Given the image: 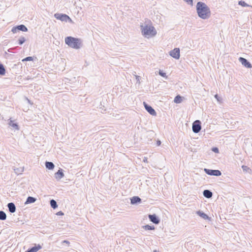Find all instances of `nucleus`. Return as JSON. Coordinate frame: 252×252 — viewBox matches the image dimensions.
Returning <instances> with one entry per match:
<instances>
[{
	"label": "nucleus",
	"instance_id": "2eb2a0df",
	"mask_svg": "<svg viewBox=\"0 0 252 252\" xmlns=\"http://www.w3.org/2000/svg\"><path fill=\"white\" fill-rule=\"evenodd\" d=\"M8 125L10 126H11L13 129L18 130L19 126L17 123H14L12 120L11 119L9 120Z\"/></svg>",
	"mask_w": 252,
	"mask_h": 252
},
{
	"label": "nucleus",
	"instance_id": "b1692460",
	"mask_svg": "<svg viewBox=\"0 0 252 252\" xmlns=\"http://www.w3.org/2000/svg\"><path fill=\"white\" fill-rule=\"evenodd\" d=\"M6 219L5 213L2 211H0V220H4Z\"/></svg>",
	"mask_w": 252,
	"mask_h": 252
},
{
	"label": "nucleus",
	"instance_id": "9b49d317",
	"mask_svg": "<svg viewBox=\"0 0 252 252\" xmlns=\"http://www.w3.org/2000/svg\"><path fill=\"white\" fill-rule=\"evenodd\" d=\"M64 177V174L62 169H60L55 174V177L58 180H60Z\"/></svg>",
	"mask_w": 252,
	"mask_h": 252
},
{
	"label": "nucleus",
	"instance_id": "4468645a",
	"mask_svg": "<svg viewBox=\"0 0 252 252\" xmlns=\"http://www.w3.org/2000/svg\"><path fill=\"white\" fill-rule=\"evenodd\" d=\"M42 247L40 245H35L34 247L28 249L30 252H37L38 250L41 249Z\"/></svg>",
	"mask_w": 252,
	"mask_h": 252
},
{
	"label": "nucleus",
	"instance_id": "412c9836",
	"mask_svg": "<svg viewBox=\"0 0 252 252\" xmlns=\"http://www.w3.org/2000/svg\"><path fill=\"white\" fill-rule=\"evenodd\" d=\"M14 170L16 174L19 175L22 174L24 171V167L16 168L14 169Z\"/></svg>",
	"mask_w": 252,
	"mask_h": 252
},
{
	"label": "nucleus",
	"instance_id": "0eeeda50",
	"mask_svg": "<svg viewBox=\"0 0 252 252\" xmlns=\"http://www.w3.org/2000/svg\"><path fill=\"white\" fill-rule=\"evenodd\" d=\"M169 55L175 59H179L180 57V49L175 48L169 52Z\"/></svg>",
	"mask_w": 252,
	"mask_h": 252
},
{
	"label": "nucleus",
	"instance_id": "7ed1b4c3",
	"mask_svg": "<svg viewBox=\"0 0 252 252\" xmlns=\"http://www.w3.org/2000/svg\"><path fill=\"white\" fill-rule=\"evenodd\" d=\"M64 40L65 44L72 48L79 49L82 46V42L81 39L67 36L65 38Z\"/></svg>",
	"mask_w": 252,
	"mask_h": 252
},
{
	"label": "nucleus",
	"instance_id": "c9c22d12",
	"mask_svg": "<svg viewBox=\"0 0 252 252\" xmlns=\"http://www.w3.org/2000/svg\"><path fill=\"white\" fill-rule=\"evenodd\" d=\"M62 243H65L67 245H69L70 244V242L67 240H64L62 242Z\"/></svg>",
	"mask_w": 252,
	"mask_h": 252
},
{
	"label": "nucleus",
	"instance_id": "5701e85b",
	"mask_svg": "<svg viewBox=\"0 0 252 252\" xmlns=\"http://www.w3.org/2000/svg\"><path fill=\"white\" fill-rule=\"evenodd\" d=\"M174 102L176 103H180L182 101V97L179 95H177L174 100Z\"/></svg>",
	"mask_w": 252,
	"mask_h": 252
},
{
	"label": "nucleus",
	"instance_id": "2f4dec72",
	"mask_svg": "<svg viewBox=\"0 0 252 252\" xmlns=\"http://www.w3.org/2000/svg\"><path fill=\"white\" fill-rule=\"evenodd\" d=\"M215 97L217 99L218 101L220 102L221 98L218 95V94H216L215 95Z\"/></svg>",
	"mask_w": 252,
	"mask_h": 252
},
{
	"label": "nucleus",
	"instance_id": "a19ab883",
	"mask_svg": "<svg viewBox=\"0 0 252 252\" xmlns=\"http://www.w3.org/2000/svg\"><path fill=\"white\" fill-rule=\"evenodd\" d=\"M153 252H159V251L157 250H154Z\"/></svg>",
	"mask_w": 252,
	"mask_h": 252
},
{
	"label": "nucleus",
	"instance_id": "f8f14e48",
	"mask_svg": "<svg viewBox=\"0 0 252 252\" xmlns=\"http://www.w3.org/2000/svg\"><path fill=\"white\" fill-rule=\"evenodd\" d=\"M7 207L8 208L9 211L11 213H13L16 211V206L15 204L12 202L8 203Z\"/></svg>",
	"mask_w": 252,
	"mask_h": 252
},
{
	"label": "nucleus",
	"instance_id": "393cba45",
	"mask_svg": "<svg viewBox=\"0 0 252 252\" xmlns=\"http://www.w3.org/2000/svg\"><path fill=\"white\" fill-rule=\"evenodd\" d=\"M5 74V69L2 63H0V75H4Z\"/></svg>",
	"mask_w": 252,
	"mask_h": 252
},
{
	"label": "nucleus",
	"instance_id": "423d86ee",
	"mask_svg": "<svg viewBox=\"0 0 252 252\" xmlns=\"http://www.w3.org/2000/svg\"><path fill=\"white\" fill-rule=\"evenodd\" d=\"M204 171L205 173L211 176H219L221 174V172L219 170H213L204 168Z\"/></svg>",
	"mask_w": 252,
	"mask_h": 252
},
{
	"label": "nucleus",
	"instance_id": "ddd939ff",
	"mask_svg": "<svg viewBox=\"0 0 252 252\" xmlns=\"http://www.w3.org/2000/svg\"><path fill=\"white\" fill-rule=\"evenodd\" d=\"M141 199L138 196H133L130 199V203L131 204H135L138 203H140Z\"/></svg>",
	"mask_w": 252,
	"mask_h": 252
},
{
	"label": "nucleus",
	"instance_id": "c85d7f7f",
	"mask_svg": "<svg viewBox=\"0 0 252 252\" xmlns=\"http://www.w3.org/2000/svg\"><path fill=\"white\" fill-rule=\"evenodd\" d=\"M17 31H19V30H18V29H17V26H15V27H13L12 28L11 32H12L13 33H16Z\"/></svg>",
	"mask_w": 252,
	"mask_h": 252
},
{
	"label": "nucleus",
	"instance_id": "6e6552de",
	"mask_svg": "<svg viewBox=\"0 0 252 252\" xmlns=\"http://www.w3.org/2000/svg\"><path fill=\"white\" fill-rule=\"evenodd\" d=\"M239 61L245 67L248 68H251L252 67L251 63L247 59L243 57H240L239 58Z\"/></svg>",
	"mask_w": 252,
	"mask_h": 252
},
{
	"label": "nucleus",
	"instance_id": "9d476101",
	"mask_svg": "<svg viewBox=\"0 0 252 252\" xmlns=\"http://www.w3.org/2000/svg\"><path fill=\"white\" fill-rule=\"evenodd\" d=\"M148 217L150 220L156 224H158L160 222V220L155 214L149 215Z\"/></svg>",
	"mask_w": 252,
	"mask_h": 252
},
{
	"label": "nucleus",
	"instance_id": "bb28decb",
	"mask_svg": "<svg viewBox=\"0 0 252 252\" xmlns=\"http://www.w3.org/2000/svg\"><path fill=\"white\" fill-rule=\"evenodd\" d=\"M26 41V39L24 37L21 36L18 39V43L19 45L23 44Z\"/></svg>",
	"mask_w": 252,
	"mask_h": 252
},
{
	"label": "nucleus",
	"instance_id": "4be33fe9",
	"mask_svg": "<svg viewBox=\"0 0 252 252\" xmlns=\"http://www.w3.org/2000/svg\"><path fill=\"white\" fill-rule=\"evenodd\" d=\"M50 205H51V207L53 208V209H55L58 207V205H57V202L55 200H54V199L51 200L50 201Z\"/></svg>",
	"mask_w": 252,
	"mask_h": 252
},
{
	"label": "nucleus",
	"instance_id": "c756f323",
	"mask_svg": "<svg viewBox=\"0 0 252 252\" xmlns=\"http://www.w3.org/2000/svg\"><path fill=\"white\" fill-rule=\"evenodd\" d=\"M239 4L243 6H247L248 5L244 1H239L238 2Z\"/></svg>",
	"mask_w": 252,
	"mask_h": 252
},
{
	"label": "nucleus",
	"instance_id": "f704fd0d",
	"mask_svg": "<svg viewBox=\"0 0 252 252\" xmlns=\"http://www.w3.org/2000/svg\"><path fill=\"white\" fill-rule=\"evenodd\" d=\"M213 151L215 153H218L219 152V149L217 148H213Z\"/></svg>",
	"mask_w": 252,
	"mask_h": 252
},
{
	"label": "nucleus",
	"instance_id": "cd10ccee",
	"mask_svg": "<svg viewBox=\"0 0 252 252\" xmlns=\"http://www.w3.org/2000/svg\"><path fill=\"white\" fill-rule=\"evenodd\" d=\"M159 74L163 77H165L166 78H167L166 73L161 70H159Z\"/></svg>",
	"mask_w": 252,
	"mask_h": 252
},
{
	"label": "nucleus",
	"instance_id": "f03ea898",
	"mask_svg": "<svg viewBox=\"0 0 252 252\" xmlns=\"http://www.w3.org/2000/svg\"><path fill=\"white\" fill-rule=\"evenodd\" d=\"M141 31L142 35L146 38H149L155 36L157 34V31L152 25H141Z\"/></svg>",
	"mask_w": 252,
	"mask_h": 252
},
{
	"label": "nucleus",
	"instance_id": "6ab92c4d",
	"mask_svg": "<svg viewBox=\"0 0 252 252\" xmlns=\"http://www.w3.org/2000/svg\"><path fill=\"white\" fill-rule=\"evenodd\" d=\"M36 199L33 197L32 196H29L26 202L25 203V204H28L30 203H34L36 201Z\"/></svg>",
	"mask_w": 252,
	"mask_h": 252
},
{
	"label": "nucleus",
	"instance_id": "58836bf2",
	"mask_svg": "<svg viewBox=\"0 0 252 252\" xmlns=\"http://www.w3.org/2000/svg\"><path fill=\"white\" fill-rule=\"evenodd\" d=\"M157 145L159 146L161 144V142L159 140H158L157 142Z\"/></svg>",
	"mask_w": 252,
	"mask_h": 252
},
{
	"label": "nucleus",
	"instance_id": "aec40b11",
	"mask_svg": "<svg viewBox=\"0 0 252 252\" xmlns=\"http://www.w3.org/2000/svg\"><path fill=\"white\" fill-rule=\"evenodd\" d=\"M17 29L19 31H21L22 32H27L28 29L24 25H20L17 26Z\"/></svg>",
	"mask_w": 252,
	"mask_h": 252
},
{
	"label": "nucleus",
	"instance_id": "dca6fc26",
	"mask_svg": "<svg viewBox=\"0 0 252 252\" xmlns=\"http://www.w3.org/2000/svg\"><path fill=\"white\" fill-rule=\"evenodd\" d=\"M203 194L204 196L207 198H210L212 197L213 195L212 192L210 190L208 189L204 190L203 192Z\"/></svg>",
	"mask_w": 252,
	"mask_h": 252
},
{
	"label": "nucleus",
	"instance_id": "39448f33",
	"mask_svg": "<svg viewBox=\"0 0 252 252\" xmlns=\"http://www.w3.org/2000/svg\"><path fill=\"white\" fill-rule=\"evenodd\" d=\"M192 131L195 133H198L201 129V122L199 120L195 121L192 124Z\"/></svg>",
	"mask_w": 252,
	"mask_h": 252
},
{
	"label": "nucleus",
	"instance_id": "f257e3e1",
	"mask_svg": "<svg viewBox=\"0 0 252 252\" xmlns=\"http://www.w3.org/2000/svg\"><path fill=\"white\" fill-rule=\"evenodd\" d=\"M196 11L198 16L202 19H207L211 16L209 7L203 2L199 1L197 3Z\"/></svg>",
	"mask_w": 252,
	"mask_h": 252
},
{
	"label": "nucleus",
	"instance_id": "f3484780",
	"mask_svg": "<svg viewBox=\"0 0 252 252\" xmlns=\"http://www.w3.org/2000/svg\"><path fill=\"white\" fill-rule=\"evenodd\" d=\"M196 214L199 216H200V217H201L202 218H203L204 220H207V219H209V217L207 215H206L205 213H204V212H203L201 211H197Z\"/></svg>",
	"mask_w": 252,
	"mask_h": 252
},
{
	"label": "nucleus",
	"instance_id": "a211bd4d",
	"mask_svg": "<svg viewBox=\"0 0 252 252\" xmlns=\"http://www.w3.org/2000/svg\"><path fill=\"white\" fill-rule=\"evenodd\" d=\"M45 166H46V168H47L49 170H52L54 168L55 165L52 162L46 161Z\"/></svg>",
	"mask_w": 252,
	"mask_h": 252
},
{
	"label": "nucleus",
	"instance_id": "72a5a7b5",
	"mask_svg": "<svg viewBox=\"0 0 252 252\" xmlns=\"http://www.w3.org/2000/svg\"><path fill=\"white\" fill-rule=\"evenodd\" d=\"M63 213L62 211H59L56 214V215L58 216H62L63 215Z\"/></svg>",
	"mask_w": 252,
	"mask_h": 252
},
{
	"label": "nucleus",
	"instance_id": "e433bc0d",
	"mask_svg": "<svg viewBox=\"0 0 252 252\" xmlns=\"http://www.w3.org/2000/svg\"><path fill=\"white\" fill-rule=\"evenodd\" d=\"M135 78L137 82H139L140 77L139 76L135 75Z\"/></svg>",
	"mask_w": 252,
	"mask_h": 252
},
{
	"label": "nucleus",
	"instance_id": "1a4fd4ad",
	"mask_svg": "<svg viewBox=\"0 0 252 252\" xmlns=\"http://www.w3.org/2000/svg\"><path fill=\"white\" fill-rule=\"evenodd\" d=\"M144 105L145 109L152 115L156 116V112L155 110L150 105L147 104L146 102H144Z\"/></svg>",
	"mask_w": 252,
	"mask_h": 252
},
{
	"label": "nucleus",
	"instance_id": "473e14b6",
	"mask_svg": "<svg viewBox=\"0 0 252 252\" xmlns=\"http://www.w3.org/2000/svg\"><path fill=\"white\" fill-rule=\"evenodd\" d=\"M186 2H187L189 4H190L191 5H192L193 4V0H184Z\"/></svg>",
	"mask_w": 252,
	"mask_h": 252
},
{
	"label": "nucleus",
	"instance_id": "20e7f679",
	"mask_svg": "<svg viewBox=\"0 0 252 252\" xmlns=\"http://www.w3.org/2000/svg\"><path fill=\"white\" fill-rule=\"evenodd\" d=\"M54 17L58 20H60L62 22H67L68 21L70 23H73L72 20L71 18L65 14L61 13H55Z\"/></svg>",
	"mask_w": 252,
	"mask_h": 252
},
{
	"label": "nucleus",
	"instance_id": "4c0bfd02",
	"mask_svg": "<svg viewBox=\"0 0 252 252\" xmlns=\"http://www.w3.org/2000/svg\"><path fill=\"white\" fill-rule=\"evenodd\" d=\"M148 158L146 157H145L143 159V161L145 162H148Z\"/></svg>",
	"mask_w": 252,
	"mask_h": 252
},
{
	"label": "nucleus",
	"instance_id": "ea45409f",
	"mask_svg": "<svg viewBox=\"0 0 252 252\" xmlns=\"http://www.w3.org/2000/svg\"><path fill=\"white\" fill-rule=\"evenodd\" d=\"M242 168L244 170H246V168H247V166H245V165H243L242 166Z\"/></svg>",
	"mask_w": 252,
	"mask_h": 252
},
{
	"label": "nucleus",
	"instance_id": "7c9ffc66",
	"mask_svg": "<svg viewBox=\"0 0 252 252\" xmlns=\"http://www.w3.org/2000/svg\"><path fill=\"white\" fill-rule=\"evenodd\" d=\"M33 60V58L32 57H26V58H25L24 59H23L22 60L23 62H24V61H32Z\"/></svg>",
	"mask_w": 252,
	"mask_h": 252
},
{
	"label": "nucleus",
	"instance_id": "a878e982",
	"mask_svg": "<svg viewBox=\"0 0 252 252\" xmlns=\"http://www.w3.org/2000/svg\"><path fill=\"white\" fill-rule=\"evenodd\" d=\"M146 230H154L155 229V226L154 225H146L143 226Z\"/></svg>",
	"mask_w": 252,
	"mask_h": 252
}]
</instances>
